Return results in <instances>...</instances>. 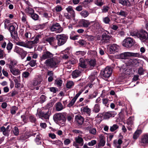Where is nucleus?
Returning a JSON list of instances; mask_svg holds the SVG:
<instances>
[{"label":"nucleus","instance_id":"nucleus-1","mask_svg":"<svg viewBox=\"0 0 148 148\" xmlns=\"http://www.w3.org/2000/svg\"><path fill=\"white\" fill-rule=\"evenodd\" d=\"M61 60V59L58 57H53L47 59L44 62L46 65L51 68L57 67Z\"/></svg>","mask_w":148,"mask_h":148},{"label":"nucleus","instance_id":"nucleus-2","mask_svg":"<svg viewBox=\"0 0 148 148\" xmlns=\"http://www.w3.org/2000/svg\"><path fill=\"white\" fill-rule=\"evenodd\" d=\"M130 34L132 36H137L143 42L147 40L148 38V34L147 32L143 29H141L139 31L136 30L131 32Z\"/></svg>","mask_w":148,"mask_h":148},{"label":"nucleus","instance_id":"nucleus-3","mask_svg":"<svg viewBox=\"0 0 148 148\" xmlns=\"http://www.w3.org/2000/svg\"><path fill=\"white\" fill-rule=\"evenodd\" d=\"M42 80V77L40 76H38L32 80L31 84V87L32 89H36V90H38Z\"/></svg>","mask_w":148,"mask_h":148},{"label":"nucleus","instance_id":"nucleus-4","mask_svg":"<svg viewBox=\"0 0 148 148\" xmlns=\"http://www.w3.org/2000/svg\"><path fill=\"white\" fill-rule=\"evenodd\" d=\"M140 56L139 53H134L131 52H125L116 55V57L119 59H127L128 57L133 56L135 57H139Z\"/></svg>","mask_w":148,"mask_h":148},{"label":"nucleus","instance_id":"nucleus-5","mask_svg":"<svg viewBox=\"0 0 148 148\" xmlns=\"http://www.w3.org/2000/svg\"><path fill=\"white\" fill-rule=\"evenodd\" d=\"M51 114V111L50 110H47L44 111L42 110L38 112L36 114L37 116H38L39 118L44 119H48L49 116Z\"/></svg>","mask_w":148,"mask_h":148},{"label":"nucleus","instance_id":"nucleus-6","mask_svg":"<svg viewBox=\"0 0 148 148\" xmlns=\"http://www.w3.org/2000/svg\"><path fill=\"white\" fill-rule=\"evenodd\" d=\"M66 115V113L56 114L53 116V119L55 121H61L62 124H64L65 123V117Z\"/></svg>","mask_w":148,"mask_h":148},{"label":"nucleus","instance_id":"nucleus-7","mask_svg":"<svg viewBox=\"0 0 148 148\" xmlns=\"http://www.w3.org/2000/svg\"><path fill=\"white\" fill-rule=\"evenodd\" d=\"M57 40V45L59 46L64 45L66 42L67 37L64 34L58 35L56 36Z\"/></svg>","mask_w":148,"mask_h":148},{"label":"nucleus","instance_id":"nucleus-8","mask_svg":"<svg viewBox=\"0 0 148 148\" xmlns=\"http://www.w3.org/2000/svg\"><path fill=\"white\" fill-rule=\"evenodd\" d=\"M134 41L130 37L125 39L122 42L123 46L127 48L131 47L134 44Z\"/></svg>","mask_w":148,"mask_h":148},{"label":"nucleus","instance_id":"nucleus-9","mask_svg":"<svg viewBox=\"0 0 148 148\" xmlns=\"http://www.w3.org/2000/svg\"><path fill=\"white\" fill-rule=\"evenodd\" d=\"M50 29L52 32H55L57 33H60L62 32L63 29L61 27L59 23H55L50 27Z\"/></svg>","mask_w":148,"mask_h":148},{"label":"nucleus","instance_id":"nucleus-10","mask_svg":"<svg viewBox=\"0 0 148 148\" xmlns=\"http://www.w3.org/2000/svg\"><path fill=\"white\" fill-rule=\"evenodd\" d=\"M119 49V46L115 44L111 45L108 48V52L110 54H114L118 51Z\"/></svg>","mask_w":148,"mask_h":148},{"label":"nucleus","instance_id":"nucleus-11","mask_svg":"<svg viewBox=\"0 0 148 148\" xmlns=\"http://www.w3.org/2000/svg\"><path fill=\"white\" fill-rule=\"evenodd\" d=\"M14 51L19 54L21 56L22 59H23L26 56L27 52L22 49L16 46L14 49Z\"/></svg>","mask_w":148,"mask_h":148},{"label":"nucleus","instance_id":"nucleus-12","mask_svg":"<svg viewBox=\"0 0 148 148\" xmlns=\"http://www.w3.org/2000/svg\"><path fill=\"white\" fill-rule=\"evenodd\" d=\"M45 41L49 42L50 45L55 48H56L58 47L56 40L54 37H48L45 39Z\"/></svg>","mask_w":148,"mask_h":148},{"label":"nucleus","instance_id":"nucleus-13","mask_svg":"<svg viewBox=\"0 0 148 148\" xmlns=\"http://www.w3.org/2000/svg\"><path fill=\"white\" fill-rule=\"evenodd\" d=\"M39 36H36L34 40L33 41H29L26 42V47L31 49L33 47L34 44H36L39 42Z\"/></svg>","mask_w":148,"mask_h":148},{"label":"nucleus","instance_id":"nucleus-14","mask_svg":"<svg viewBox=\"0 0 148 148\" xmlns=\"http://www.w3.org/2000/svg\"><path fill=\"white\" fill-rule=\"evenodd\" d=\"M53 54L48 51H44L41 56L40 57V60H45L52 58L53 57Z\"/></svg>","mask_w":148,"mask_h":148},{"label":"nucleus","instance_id":"nucleus-15","mask_svg":"<svg viewBox=\"0 0 148 148\" xmlns=\"http://www.w3.org/2000/svg\"><path fill=\"white\" fill-rule=\"evenodd\" d=\"M11 128V126L10 125H8L6 128L3 126L1 127V131L3 132V134L4 135L6 136H8L9 135Z\"/></svg>","mask_w":148,"mask_h":148},{"label":"nucleus","instance_id":"nucleus-16","mask_svg":"<svg viewBox=\"0 0 148 148\" xmlns=\"http://www.w3.org/2000/svg\"><path fill=\"white\" fill-rule=\"evenodd\" d=\"M112 73V69L109 67H107L102 73L103 76L105 78L109 77Z\"/></svg>","mask_w":148,"mask_h":148},{"label":"nucleus","instance_id":"nucleus-17","mask_svg":"<svg viewBox=\"0 0 148 148\" xmlns=\"http://www.w3.org/2000/svg\"><path fill=\"white\" fill-rule=\"evenodd\" d=\"M95 23V21H90L89 20L83 19L80 21V23L83 27L85 28L88 27L90 25H93Z\"/></svg>","mask_w":148,"mask_h":148},{"label":"nucleus","instance_id":"nucleus-18","mask_svg":"<svg viewBox=\"0 0 148 148\" xmlns=\"http://www.w3.org/2000/svg\"><path fill=\"white\" fill-rule=\"evenodd\" d=\"M81 111L82 114H86L88 116L90 115L91 112V109L88 106L82 107L81 108Z\"/></svg>","mask_w":148,"mask_h":148},{"label":"nucleus","instance_id":"nucleus-19","mask_svg":"<svg viewBox=\"0 0 148 148\" xmlns=\"http://www.w3.org/2000/svg\"><path fill=\"white\" fill-rule=\"evenodd\" d=\"M116 113L115 112H108L105 113L103 114V118L105 119H109L110 117H114Z\"/></svg>","mask_w":148,"mask_h":148},{"label":"nucleus","instance_id":"nucleus-20","mask_svg":"<svg viewBox=\"0 0 148 148\" xmlns=\"http://www.w3.org/2000/svg\"><path fill=\"white\" fill-rule=\"evenodd\" d=\"M75 120L79 125H82L83 123L84 119L80 115L77 114L75 116Z\"/></svg>","mask_w":148,"mask_h":148},{"label":"nucleus","instance_id":"nucleus-21","mask_svg":"<svg viewBox=\"0 0 148 148\" xmlns=\"http://www.w3.org/2000/svg\"><path fill=\"white\" fill-rule=\"evenodd\" d=\"M119 2L123 6H130L134 4V3H130L128 0H119Z\"/></svg>","mask_w":148,"mask_h":148},{"label":"nucleus","instance_id":"nucleus-22","mask_svg":"<svg viewBox=\"0 0 148 148\" xmlns=\"http://www.w3.org/2000/svg\"><path fill=\"white\" fill-rule=\"evenodd\" d=\"M13 79L15 83V87L17 88L20 87L21 86V84L20 83L21 81L20 77H14Z\"/></svg>","mask_w":148,"mask_h":148},{"label":"nucleus","instance_id":"nucleus-23","mask_svg":"<svg viewBox=\"0 0 148 148\" xmlns=\"http://www.w3.org/2000/svg\"><path fill=\"white\" fill-rule=\"evenodd\" d=\"M66 10L71 14L72 17H75V14L72 7L69 6L66 8Z\"/></svg>","mask_w":148,"mask_h":148},{"label":"nucleus","instance_id":"nucleus-24","mask_svg":"<svg viewBox=\"0 0 148 148\" xmlns=\"http://www.w3.org/2000/svg\"><path fill=\"white\" fill-rule=\"evenodd\" d=\"M141 143L145 145L148 144V134H145L143 135L141 139Z\"/></svg>","mask_w":148,"mask_h":148},{"label":"nucleus","instance_id":"nucleus-25","mask_svg":"<svg viewBox=\"0 0 148 148\" xmlns=\"http://www.w3.org/2000/svg\"><path fill=\"white\" fill-rule=\"evenodd\" d=\"M10 72L14 75L17 76L19 75L21 72L19 70L14 68L10 69Z\"/></svg>","mask_w":148,"mask_h":148},{"label":"nucleus","instance_id":"nucleus-26","mask_svg":"<svg viewBox=\"0 0 148 148\" xmlns=\"http://www.w3.org/2000/svg\"><path fill=\"white\" fill-rule=\"evenodd\" d=\"M110 38V36L105 34L102 35V38L101 41L102 42L107 43L109 41Z\"/></svg>","mask_w":148,"mask_h":148},{"label":"nucleus","instance_id":"nucleus-27","mask_svg":"<svg viewBox=\"0 0 148 148\" xmlns=\"http://www.w3.org/2000/svg\"><path fill=\"white\" fill-rule=\"evenodd\" d=\"M77 62V61L75 60V61L72 62L71 60L69 61L68 62H66L64 64V66L65 67L71 69V64H73Z\"/></svg>","mask_w":148,"mask_h":148},{"label":"nucleus","instance_id":"nucleus-28","mask_svg":"<svg viewBox=\"0 0 148 148\" xmlns=\"http://www.w3.org/2000/svg\"><path fill=\"white\" fill-rule=\"evenodd\" d=\"M100 140L98 144V146L100 147H101L104 146L105 145L106 143L105 138L102 135H101L100 136Z\"/></svg>","mask_w":148,"mask_h":148},{"label":"nucleus","instance_id":"nucleus-29","mask_svg":"<svg viewBox=\"0 0 148 148\" xmlns=\"http://www.w3.org/2000/svg\"><path fill=\"white\" fill-rule=\"evenodd\" d=\"M128 62H129V65H132L134 66H137L139 64L138 61L136 59H130L128 60Z\"/></svg>","mask_w":148,"mask_h":148},{"label":"nucleus","instance_id":"nucleus-30","mask_svg":"<svg viewBox=\"0 0 148 148\" xmlns=\"http://www.w3.org/2000/svg\"><path fill=\"white\" fill-rule=\"evenodd\" d=\"M113 143L116 148H121V145L122 143V141L121 139H119L118 140H115L114 141Z\"/></svg>","mask_w":148,"mask_h":148},{"label":"nucleus","instance_id":"nucleus-31","mask_svg":"<svg viewBox=\"0 0 148 148\" xmlns=\"http://www.w3.org/2000/svg\"><path fill=\"white\" fill-rule=\"evenodd\" d=\"M75 140L76 143L79 144L81 146L83 145L84 144V140L82 137L78 136L75 137Z\"/></svg>","mask_w":148,"mask_h":148},{"label":"nucleus","instance_id":"nucleus-32","mask_svg":"<svg viewBox=\"0 0 148 148\" xmlns=\"http://www.w3.org/2000/svg\"><path fill=\"white\" fill-rule=\"evenodd\" d=\"M79 66L80 67L83 68H85L86 67V64L85 60L83 58H81L80 59Z\"/></svg>","mask_w":148,"mask_h":148},{"label":"nucleus","instance_id":"nucleus-33","mask_svg":"<svg viewBox=\"0 0 148 148\" xmlns=\"http://www.w3.org/2000/svg\"><path fill=\"white\" fill-rule=\"evenodd\" d=\"M56 110L59 111L62 110L64 107L60 102H58L56 104Z\"/></svg>","mask_w":148,"mask_h":148},{"label":"nucleus","instance_id":"nucleus-34","mask_svg":"<svg viewBox=\"0 0 148 148\" xmlns=\"http://www.w3.org/2000/svg\"><path fill=\"white\" fill-rule=\"evenodd\" d=\"M134 121V117L133 116H130L127 119L126 123L128 125L131 126L133 124Z\"/></svg>","mask_w":148,"mask_h":148},{"label":"nucleus","instance_id":"nucleus-35","mask_svg":"<svg viewBox=\"0 0 148 148\" xmlns=\"http://www.w3.org/2000/svg\"><path fill=\"white\" fill-rule=\"evenodd\" d=\"M25 12L29 15H31L34 12V10L32 8L27 7L25 9Z\"/></svg>","mask_w":148,"mask_h":148},{"label":"nucleus","instance_id":"nucleus-36","mask_svg":"<svg viewBox=\"0 0 148 148\" xmlns=\"http://www.w3.org/2000/svg\"><path fill=\"white\" fill-rule=\"evenodd\" d=\"M88 64L91 67H94L96 64V60L94 59H90L89 60Z\"/></svg>","mask_w":148,"mask_h":148},{"label":"nucleus","instance_id":"nucleus-37","mask_svg":"<svg viewBox=\"0 0 148 148\" xmlns=\"http://www.w3.org/2000/svg\"><path fill=\"white\" fill-rule=\"evenodd\" d=\"M81 73V72L79 70H75L73 71L72 74V76L73 78H76L79 77Z\"/></svg>","mask_w":148,"mask_h":148},{"label":"nucleus","instance_id":"nucleus-38","mask_svg":"<svg viewBox=\"0 0 148 148\" xmlns=\"http://www.w3.org/2000/svg\"><path fill=\"white\" fill-rule=\"evenodd\" d=\"M142 131L141 130H137L136 131L133 135V138L136 139L142 133Z\"/></svg>","mask_w":148,"mask_h":148},{"label":"nucleus","instance_id":"nucleus-39","mask_svg":"<svg viewBox=\"0 0 148 148\" xmlns=\"http://www.w3.org/2000/svg\"><path fill=\"white\" fill-rule=\"evenodd\" d=\"M74 85V83L72 81H67L66 84V87L67 88H70Z\"/></svg>","mask_w":148,"mask_h":148},{"label":"nucleus","instance_id":"nucleus-40","mask_svg":"<svg viewBox=\"0 0 148 148\" xmlns=\"http://www.w3.org/2000/svg\"><path fill=\"white\" fill-rule=\"evenodd\" d=\"M11 37L13 39H16L18 38L17 32L16 31L10 32Z\"/></svg>","mask_w":148,"mask_h":148},{"label":"nucleus","instance_id":"nucleus-41","mask_svg":"<svg viewBox=\"0 0 148 148\" xmlns=\"http://www.w3.org/2000/svg\"><path fill=\"white\" fill-rule=\"evenodd\" d=\"M119 126L116 124H114L110 127V130L111 132H113L119 128Z\"/></svg>","mask_w":148,"mask_h":148},{"label":"nucleus","instance_id":"nucleus-42","mask_svg":"<svg viewBox=\"0 0 148 148\" xmlns=\"http://www.w3.org/2000/svg\"><path fill=\"white\" fill-rule=\"evenodd\" d=\"M18 110V108L17 107L15 106L12 107L10 110L11 113L12 115L15 114Z\"/></svg>","mask_w":148,"mask_h":148},{"label":"nucleus","instance_id":"nucleus-43","mask_svg":"<svg viewBox=\"0 0 148 148\" xmlns=\"http://www.w3.org/2000/svg\"><path fill=\"white\" fill-rule=\"evenodd\" d=\"M100 110V105L98 104H95L94 107L93 111L95 113H98Z\"/></svg>","mask_w":148,"mask_h":148},{"label":"nucleus","instance_id":"nucleus-44","mask_svg":"<svg viewBox=\"0 0 148 148\" xmlns=\"http://www.w3.org/2000/svg\"><path fill=\"white\" fill-rule=\"evenodd\" d=\"M80 14L84 18L86 17L89 15V13L86 10L82 11Z\"/></svg>","mask_w":148,"mask_h":148},{"label":"nucleus","instance_id":"nucleus-45","mask_svg":"<svg viewBox=\"0 0 148 148\" xmlns=\"http://www.w3.org/2000/svg\"><path fill=\"white\" fill-rule=\"evenodd\" d=\"M102 103L105 106L108 107L109 105V102L110 101L107 98H103L102 99Z\"/></svg>","mask_w":148,"mask_h":148},{"label":"nucleus","instance_id":"nucleus-46","mask_svg":"<svg viewBox=\"0 0 148 148\" xmlns=\"http://www.w3.org/2000/svg\"><path fill=\"white\" fill-rule=\"evenodd\" d=\"M13 47V44L10 41H9V43L7 45L6 48L7 50L8 51V52L9 53L10 51L12 49Z\"/></svg>","mask_w":148,"mask_h":148},{"label":"nucleus","instance_id":"nucleus-47","mask_svg":"<svg viewBox=\"0 0 148 148\" xmlns=\"http://www.w3.org/2000/svg\"><path fill=\"white\" fill-rule=\"evenodd\" d=\"M52 144H55L59 146H61L63 145L62 142L59 140H57L52 142Z\"/></svg>","mask_w":148,"mask_h":148},{"label":"nucleus","instance_id":"nucleus-48","mask_svg":"<svg viewBox=\"0 0 148 148\" xmlns=\"http://www.w3.org/2000/svg\"><path fill=\"white\" fill-rule=\"evenodd\" d=\"M12 131L14 134L16 136H17L19 135V131L18 128L15 127L13 129Z\"/></svg>","mask_w":148,"mask_h":148},{"label":"nucleus","instance_id":"nucleus-49","mask_svg":"<svg viewBox=\"0 0 148 148\" xmlns=\"http://www.w3.org/2000/svg\"><path fill=\"white\" fill-rule=\"evenodd\" d=\"M35 141L37 144L38 145L41 144V137L39 135H37L35 139Z\"/></svg>","mask_w":148,"mask_h":148},{"label":"nucleus","instance_id":"nucleus-50","mask_svg":"<svg viewBox=\"0 0 148 148\" xmlns=\"http://www.w3.org/2000/svg\"><path fill=\"white\" fill-rule=\"evenodd\" d=\"M116 14L117 15L123 16L124 17H125L127 15V13L122 10H121L120 12H117Z\"/></svg>","mask_w":148,"mask_h":148},{"label":"nucleus","instance_id":"nucleus-51","mask_svg":"<svg viewBox=\"0 0 148 148\" xmlns=\"http://www.w3.org/2000/svg\"><path fill=\"white\" fill-rule=\"evenodd\" d=\"M62 81L60 79H56L55 80V84L57 85L58 86H61L62 84Z\"/></svg>","mask_w":148,"mask_h":148},{"label":"nucleus","instance_id":"nucleus-52","mask_svg":"<svg viewBox=\"0 0 148 148\" xmlns=\"http://www.w3.org/2000/svg\"><path fill=\"white\" fill-rule=\"evenodd\" d=\"M97 143V141L95 140H92L88 143V145L89 146H92L95 145Z\"/></svg>","mask_w":148,"mask_h":148},{"label":"nucleus","instance_id":"nucleus-53","mask_svg":"<svg viewBox=\"0 0 148 148\" xmlns=\"http://www.w3.org/2000/svg\"><path fill=\"white\" fill-rule=\"evenodd\" d=\"M30 16L33 20L35 21L37 20L39 18V16L38 14L34 13L31 15Z\"/></svg>","mask_w":148,"mask_h":148},{"label":"nucleus","instance_id":"nucleus-54","mask_svg":"<svg viewBox=\"0 0 148 148\" xmlns=\"http://www.w3.org/2000/svg\"><path fill=\"white\" fill-rule=\"evenodd\" d=\"M103 22L106 24H109L110 21V18L107 16L103 18Z\"/></svg>","mask_w":148,"mask_h":148},{"label":"nucleus","instance_id":"nucleus-55","mask_svg":"<svg viewBox=\"0 0 148 148\" xmlns=\"http://www.w3.org/2000/svg\"><path fill=\"white\" fill-rule=\"evenodd\" d=\"M16 64V62L15 61L11 60L10 63L9 68L11 69L12 68H14L13 66Z\"/></svg>","mask_w":148,"mask_h":148},{"label":"nucleus","instance_id":"nucleus-56","mask_svg":"<svg viewBox=\"0 0 148 148\" xmlns=\"http://www.w3.org/2000/svg\"><path fill=\"white\" fill-rule=\"evenodd\" d=\"M86 53L84 51H76L75 53V54L77 55H78L79 56H83Z\"/></svg>","mask_w":148,"mask_h":148},{"label":"nucleus","instance_id":"nucleus-57","mask_svg":"<svg viewBox=\"0 0 148 148\" xmlns=\"http://www.w3.org/2000/svg\"><path fill=\"white\" fill-rule=\"evenodd\" d=\"M76 100L77 99H76L74 97L68 104V106L69 107H71L73 105H74Z\"/></svg>","mask_w":148,"mask_h":148},{"label":"nucleus","instance_id":"nucleus-58","mask_svg":"<svg viewBox=\"0 0 148 148\" xmlns=\"http://www.w3.org/2000/svg\"><path fill=\"white\" fill-rule=\"evenodd\" d=\"M54 9L57 12H60L62 10V6L59 5H57V6H56Z\"/></svg>","mask_w":148,"mask_h":148},{"label":"nucleus","instance_id":"nucleus-59","mask_svg":"<svg viewBox=\"0 0 148 148\" xmlns=\"http://www.w3.org/2000/svg\"><path fill=\"white\" fill-rule=\"evenodd\" d=\"M26 42H24L23 41H20L17 42L16 45L19 46L23 47H26Z\"/></svg>","mask_w":148,"mask_h":148},{"label":"nucleus","instance_id":"nucleus-60","mask_svg":"<svg viewBox=\"0 0 148 148\" xmlns=\"http://www.w3.org/2000/svg\"><path fill=\"white\" fill-rule=\"evenodd\" d=\"M138 73L140 75H142L144 74V70L142 67L139 68L138 69Z\"/></svg>","mask_w":148,"mask_h":148},{"label":"nucleus","instance_id":"nucleus-61","mask_svg":"<svg viewBox=\"0 0 148 148\" xmlns=\"http://www.w3.org/2000/svg\"><path fill=\"white\" fill-rule=\"evenodd\" d=\"M36 60H31L29 63V64L32 67L35 66L36 65Z\"/></svg>","mask_w":148,"mask_h":148},{"label":"nucleus","instance_id":"nucleus-62","mask_svg":"<svg viewBox=\"0 0 148 148\" xmlns=\"http://www.w3.org/2000/svg\"><path fill=\"white\" fill-rule=\"evenodd\" d=\"M95 4L98 6H101L103 4V1L102 0H97Z\"/></svg>","mask_w":148,"mask_h":148},{"label":"nucleus","instance_id":"nucleus-63","mask_svg":"<svg viewBox=\"0 0 148 148\" xmlns=\"http://www.w3.org/2000/svg\"><path fill=\"white\" fill-rule=\"evenodd\" d=\"M50 91L53 92V93H55L56 92L58 91V89L57 88L52 87L50 88Z\"/></svg>","mask_w":148,"mask_h":148},{"label":"nucleus","instance_id":"nucleus-64","mask_svg":"<svg viewBox=\"0 0 148 148\" xmlns=\"http://www.w3.org/2000/svg\"><path fill=\"white\" fill-rule=\"evenodd\" d=\"M25 37L28 39H30L32 37L31 34L30 32H26L25 34Z\"/></svg>","mask_w":148,"mask_h":148}]
</instances>
